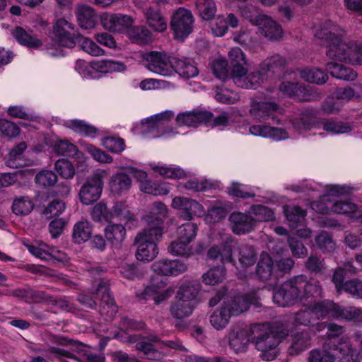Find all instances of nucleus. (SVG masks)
<instances>
[{
  "label": "nucleus",
  "mask_w": 362,
  "mask_h": 362,
  "mask_svg": "<svg viewBox=\"0 0 362 362\" xmlns=\"http://www.w3.org/2000/svg\"><path fill=\"white\" fill-rule=\"evenodd\" d=\"M197 304L186 301L183 299H178L174 303H172L170 308L171 315L178 320L189 317L197 307Z\"/></svg>",
  "instance_id": "nucleus-34"
},
{
  "label": "nucleus",
  "mask_w": 362,
  "mask_h": 362,
  "mask_svg": "<svg viewBox=\"0 0 362 362\" xmlns=\"http://www.w3.org/2000/svg\"><path fill=\"white\" fill-rule=\"evenodd\" d=\"M287 244L293 257L297 259L304 258L308 255V250L303 242L298 237L288 235Z\"/></svg>",
  "instance_id": "nucleus-47"
},
{
  "label": "nucleus",
  "mask_w": 362,
  "mask_h": 362,
  "mask_svg": "<svg viewBox=\"0 0 362 362\" xmlns=\"http://www.w3.org/2000/svg\"><path fill=\"white\" fill-rule=\"evenodd\" d=\"M172 65L173 71L178 73L180 76L185 78L188 79L195 77L199 74L194 61L189 58L172 57Z\"/></svg>",
  "instance_id": "nucleus-23"
},
{
  "label": "nucleus",
  "mask_w": 362,
  "mask_h": 362,
  "mask_svg": "<svg viewBox=\"0 0 362 362\" xmlns=\"http://www.w3.org/2000/svg\"><path fill=\"white\" fill-rule=\"evenodd\" d=\"M197 224L194 223L188 222L182 224L177 229V238L190 244L197 235Z\"/></svg>",
  "instance_id": "nucleus-53"
},
{
  "label": "nucleus",
  "mask_w": 362,
  "mask_h": 362,
  "mask_svg": "<svg viewBox=\"0 0 362 362\" xmlns=\"http://www.w3.org/2000/svg\"><path fill=\"white\" fill-rule=\"evenodd\" d=\"M142 59L146 62V67L151 71L162 76H170L173 73L172 57L163 52H147L142 54Z\"/></svg>",
  "instance_id": "nucleus-10"
},
{
  "label": "nucleus",
  "mask_w": 362,
  "mask_h": 362,
  "mask_svg": "<svg viewBox=\"0 0 362 362\" xmlns=\"http://www.w3.org/2000/svg\"><path fill=\"white\" fill-rule=\"evenodd\" d=\"M228 59L233 78H240L247 74V69L244 66L246 64V59L240 48H232L228 52Z\"/></svg>",
  "instance_id": "nucleus-21"
},
{
  "label": "nucleus",
  "mask_w": 362,
  "mask_h": 362,
  "mask_svg": "<svg viewBox=\"0 0 362 362\" xmlns=\"http://www.w3.org/2000/svg\"><path fill=\"white\" fill-rule=\"evenodd\" d=\"M127 33L133 43L146 45L152 40L151 32L144 26H132V25Z\"/></svg>",
  "instance_id": "nucleus-38"
},
{
  "label": "nucleus",
  "mask_w": 362,
  "mask_h": 362,
  "mask_svg": "<svg viewBox=\"0 0 362 362\" xmlns=\"http://www.w3.org/2000/svg\"><path fill=\"white\" fill-rule=\"evenodd\" d=\"M226 276L224 266H216L202 275V281L206 285H216L221 283Z\"/></svg>",
  "instance_id": "nucleus-45"
},
{
  "label": "nucleus",
  "mask_w": 362,
  "mask_h": 362,
  "mask_svg": "<svg viewBox=\"0 0 362 362\" xmlns=\"http://www.w3.org/2000/svg\"><path fill=\"white\" fill-rule=\"evenodd\" d=\"M136 350L142 352L144 358L148 360H158L160 353L155 348L154 345L146 341H139L135 346Z\"/></svg>",
  "instance_id": "nucleus-58"
},
{
  "label": "nucleus",
  "mask_w": 362,
  "mask_h": 362,
  "mask_svg": "<svg viewBox=\"0 0 362 362\" xmlns=\"http://www.w3.org/2000/svg\"><path fill=\"white\" fill-rule=\"evenodd\" d=\"M228 221L231 230L235 235L250 233L255 228L254 217L240 211L232 212L228 217Z\"/></svg>",
  "instance_id": "nucleus-16"
},
{
  "label": "nucleus",
  "mask_w": 362,
  "mask_h": 362,
  "mask_svg": "<svg viewBox=\"0 0 362 362\" xmlns=\"http://www.w3.org/2000/svg\"><path fill=\"white\" fill-rule=\"evenodd\" d=\"M110 212L112 219L114 217H117L120 221H125L126 222L134 220V214L129 210L128 206L122 202L115 203Z\"/></svg>",
  "instance_id": "nucleus-54"
},
{
  "label": "nucleus",
  "mask_w": 362,
  "mask_h": 362,
  "mask_svg": "<svg viewBox=\"0 0 362 362\" xmlns=\"http://www.w3.org/2000/svg\"><path fill=\"white\" fill-rule=\"evenodd\" d=\"M168 214L166 205L161 202H156L153 204L148 215L144 217L148 223L147 228L158 227L163 230V223Z\"/></svg>",
  "instance_id": "nucleus-24"
},
{
  "label": "nucleus",
  "mask_w": 362,
  "mask_h": 362,
  "mask_svg": "<svg viewBox=\"0 0 362 362\" xmlns=\"http://www.w3.org/2000/svg\"><path fill=\"white\" fill-rule=\"evenodd\" d=\"M95 294L100 296V313L107 318H112L117 312V306L115 300L110 295V286L107 281H101L99 283Z\"/></svg>",
  "instance_id": "nucleus-14"
},
{
  "label": "nucleus",
  "mask_w": 362,
  "mask_h": 362,
  "mask_svg": "<svg viewBox=\"0 0 362 362\" xmlns=\"http://www.w3.org/2000/svg\"><path fill=\"white\" fill-rule=\"evenodd\" d=\"M26 247L28 251L37 257L41 259L49 260L54 258L58 261H63L64 258L62 257V253L57 251L55 254L45 251L42 247H37L33 245L27 244ZM64 255V254H62Z\"/></svg>",
  "instance_id": "nucleus-55"
},
{
  "label": "nucleus",
  "mask_w": 362,
  "mask_h": 362,
  "mask_svg": "<svg viewBox=\"0 0 362 362\" xmlns=\"http://www.w3.org/2000/svg\"><path fill=\"white\" fill-rule=\"evenodd\" d=\"M81 35L78 33L75 29H73L72 31L70 32V34H64L60 37H57L59 44L60 46L73 48L78 44L79 41V37Z\"/></svg>",
  "instance_id": "nucleus-64"
},
{
  "label": "nucleus",
  "mask_w": 362,
  "mask_h": 362,
  "mask_svg": "<svg viewBox=\"0 0 362 362\" xmlns=\"http://www.w3.org/2000/svg\"><path fill=\"white\" fill-rule=\"evenodd\" d=\"M236 240L231 235H228L219 245H214L207 252L206 259L214 263H221L224 266L230 263L238 267L235 259Z\"/></svg>",
  "instance_id": "nucleus-6"
},
{
  "label": "nucleus",
  "mask_w": 362,
  "mask_h": 362,
  "mask_svg": "<svg viewBox=\"0 0 362 362\" xmlns=\"http://www.w3.org/2000/svg\"><path fill=\"white\" fill-rule=\"evenodd\" d=\"M163 235V230L158 227L145 228L134 238V245L137 246L136 259L139 261L150 262L158 254L156 242Z\"/></svg>",
  "instance_id": "nucleus-5"
},
{
  "label": "nucleus",
  "mask_w": 362,
  "mask_h": 362,
  "mask_svg": "<svg viewBox=\"0 0 362 362\" xmlns=\"http://www.w3.org/2000/svg\"><path fill=\"white\" fill-rule=\"evenodd\" d=\"M250 341L252 342L250 328L233 330L229 335V345L235 351L244 350Z\"/></svg>",
  "instance_id": "nucleus-29"
},
{
  "label": "nucleus",
  "mask_w": 362,
  "mask_h": 362,
  "mask_svg": "<svg viewBox=\"0 0 362 362\" xmlns=\"http://www.w3.org/2000/svg\"><path fill=\"white\" fill-rule=\"evenodd\" d=\"M78 45L81 49L93 56H100L104 53V51L95 42L83 35L79 37Z\"/></svg>",
  "instance_id": "nucleus-59"
},
{
  "label": "nucleus",
  "mask_w": 362,
  "mask_h": 362,
  "mask_svg": "<svg viewBox=\"0 0 362 362\" xmlns=\"http://www.w3.org/2000/svg\"><path fill=\"white\" fill-rule=\"evenodd\" d=\"M103 144L105 148L114 153H120L126 147L124 141L120 137L108 136L103 139Z\"/></svg>",
  "instance_id": "nucleus-57"
},
{
  "label": "nucleus",
  "mask_w": 362,
  "mask_h": 362,
  "mask_svg": "<svg viewBox=\"0 0 362 362\" xmlns=\"http://www.w3.org/2000/svg\"><path fill=\"white\" fill-rule=\"evenodd\" d=\"M334 319L349 322H361L362 310L354 306L344 307L338 304Z\"/></svg>",
  "instance_id": "nucleus-36"
},
{
  "label": "nucleus",
  "mask_w": 362,
  "mask_h": 362,
  "mask_svg": "<svg viewBox=\"0 0 362 362\" xmlns=\"http://www.w3.org/2000/svg\"><path fill=\"white\" fill-rule=\"evenodd\" d=\"M213 117L214 115L210 111L194 110L179 113L176 121L179 126L197 127L200 124L210 122Z\"/></svg>",
  "instance_id": "nucleus-18"
},
{
  "label": "nucleus",
  "mask_w": 362,
  "mask_h": 362,
  "mask_svg": "<svg viewBox=\"0 0 362 362\" xmlns=\"http://www.w3.org/2000/svg\"><path fill=\"white\" fill-rule=\"evenodd\" d=\"M92 226L88 221L77 222L73 230L72 238L75 243L81 244L90 239L92 234Z\"/></svg>",
  "instance_id": "nucleus-39"
},
{
  "label": "nucleus",
  "mask_w": 362,
  "mask_h": 362,
  "mask_svg": "<svg viewBox=\"0 0 362 362\" xmlns=\"http://www.w3.org/2000/svg\"><path fill=\"white\" fill-rule=\"evenodd\" d=\"M274 272V262L272 257L266 252L260 255L255 270L257 278L262 281L271 279Z\"/></svg>",
  "instance_id": "nucleus-27"
},
{
  "label": "nucleus",
  "mask_w": 362,
  "mask_h": 362,
  "mask_svg": "<svg viewBox=\"0 0 362 362\" xmlns=\"http://www.w3.org/2000/svg\"><path fill=\"white\" fill-rule=\"evenodd\" d=\"M151 269L161 276H178L187 270L188 265L180 259H161L153 262Z\"/></svg>",
  "instance_id": "nucleus-17"
},
{
  "label": "nucleus",
  "mask_w": 362,
  "mask_h": 362,
  "mask_svg": "<svg viewBox=\"0 0 362 362\" xmlns=\"http://www.w3.org/2000/svg\"><path fill=\"white\" fill-rule=\"evenodd\" d=\"M194 17L189 10L180 8L172 16L170 29L173 32L174 38L185 40L193 30Z\"/></svg>",
  "instance_id": "nucleus-7"
},
{
  "label": "nucleus",
  "mask_w": 362,
  "mask_h": 362,
  "mask_svg": "<svg viewBox=\"0 0 362 362\" xmlns=\"http://www.w3.org/2000/svg\"><path fill=\"white\" fill-rule=\"evenodd\" d=\"M172 207L177 209L180 217L187 221L193 219L194 216H200L204 212L203 206L198 202L187 197H175Z\"/></svg>",
  "instance_id": "nucleus-12"
},
{
  "label": "nucleus",
  "mask_w": 362,
  "mask_h": 362,
  "mask_svg": "<svg viewBox=\"0 0 362 362\" xmlns=\"http://www.w3.org/2000/svg\"><path fill=\"white\" fill-rule=\"evenodd\" d=\"M317 248L323 254L333 253L337 248V245L333 239L332 233L321 230L315 238Z\"/></svg>",
  "instance_id": "nucleus-33"
},
{
  "label": "nucleus",
  "mask_w": 362,
  "mask_h": 362,
  "mask_svg": "<svg viewBox=\"0 0 362 362\" xmlns=\"http://www.w3.org/2000/svg\"><path fill=\"white\" fill-rule=\"evenodd\" d=\"M34 208V203L28 196H21L13 199L11 210L17 216H27Z\"/></svg>",
  "instance_id": "nucleus-41"
},
{
  "label": "nucleus",
  "mask_w": 362,
  "mask_h": 362,
  "mask_svg": "<svg viewBox=\"0 0 362 362\" xmlns=\"http://www.w3.org/2000/svg\"><path fill=\"white\" fill-rule=\"evenodd\" d=\"M101 24L103 28L112 32H127L133 23L131 16L121 13H104L100 16Z\"/></svg>",
  "instance_id": "nucleus-13"
},
{
  "label": "nucleus",
  "mask_w": 362,
  "mask_h": 362,
  "mask_svg": "<svg viewBox=\"0 0 362 362\" xmlns=\"http://www.w3.org/2000/svg\"><path fill=\"white\" fill-rule=\"evenodd\" d=\"M54 168L57 172L65 179H71L75 175L74 165L67 159H59L55 162Z\"/></svg>",
  "instance_id": "nucleus-56"
},
{
  "label": "nucleus",
  "mask_w": 362,
  "mask_h": 362,
  "mask_svg": "<svg viewBox=\"0 0 362 362\" xmlns=\"http://www.w3.org/2000/svg\"><path fill=\"white\" fill-rule=\"evenodd\" d=\"M335 351L326 349L313 350L310 352L308 362H334Z\"/></svg>",
  "instance_id": "nucleus-51"
},
{
  "label": "nucleus",
  "mask_w": 362,
  "mask_h": 362,
  "mask_svg": "<svg viewBox=\"0 0 362 362\" xmlns=\"http://www.w3.org/2000/svg\"><path fill=\"white\" fill-rule=\"evenodd\" d=\"M284 110L273 102H252L250 110L252 117L259 122L271 120L272 124H279V119L276 116L277 112L283 113Z\"/></svg>",
  "instance_id": "nucleus-11"
},
{
  "label": "nucleus",
  "mask_w": 362,
  "mask_h": 362,
  "mask_svg": "<svg viewBox=\"0 0 362 362\" xmlns=\"http://www.w3.org/2000/svg\"><path fill=\"white\" fill-rule=\"evenodd\" d=\"M314 314L313 308L311 310H300L295 315V323L303 326L314 325L316 321Z\"/></svg>",
  "instance_id": "nucleus-62"
},
{
  "label": "nucleus",
  "mask_w": 362,
  "mask_h": 362,
  "mask_svg": "<svg viewBox=\"0 0 362 362\" xmlns=\"http://www.w3.org/2000/svg\"><path fill=\"white\" fill-rule=\"evenodd\" d=\"M35 181L43 188H49L57 184L58 176L52 170H42L35 175Z\"/></svg>",
  "instance_id": "nucleus-50"
},
{
  "label": "nucleus",
  "mask_w": 362,
  "mask_h": 362,
  "mask_svg": "<svg viewBox=\"0 0 362 362\" xmlns=\"http://www.w3.org/2000/svg\"><path fill=\"white\" fill-rule=\"evenodd\" d=\"M70 127L76 132L84 134L86 136H95L98 132L97 128L81 120L76 119L71 121Z\"/></svg>",
  "instance_id": "nucleus-63"
},
{
  "label": "nucleus",
  "mask_w": 362,
  "mask_h": 362,
  "mask_svg": "<svg viewBox=\"0 0 362 362\" xmlns=\"http://www.w3.org/2000/svg\"><path fill=\"white\" fill-rule=\"evenodd\" d=\"M168 252L174 256H180L186 258L194 255L192 246L179 238L171 242L168 246Z\"/></svg>",
  "instance_id": "nucleus-44"
},
{
  "label": "nucleus",
  "mask_w": 362,
  "mask_h": 362,
  "mask_svg": "<svg viewBox=\"0 0 362 362\" xmlns=\"http://www.w3.org/2000/svg\"><path fill=\"white\" fill-rule=\"evenodd\" d=\"M259 298L255 292H251L246 294L237 295L227 297L222 304V306L233 316H238L247 311L251 305L256 307L261 306L259 302Z\"/></svg>",
  "instance_id": "nucleus-8"
},
{
  "label": "nucleus",
  "mask_w": 362,
  "mask_h": 362,
  "mask_svg": "<svg viewBox=\"0 0 362 362\" xmlns=\"http://www.w3.org/2000/svg\"><path fill=\"white\" fill-rule=\"evenodd\" d=\"M126 228L121 223H110L105 228V236L115 247H120L126 237Z\"/></svg>",
  "instance_id": "nucleus-28"
},
{
  "label": "nucleus",
  "mask_w": 362,
  "mask_h": 362,
  "mask_svg": "<svg viewBox=\"0 0 362 362\" xmlns=\"http://www.w3.org/2000/svg\"><path fill=\"white\" fill-rule=\"evenodd\" d=\"M145 16L148 25L155 31L163 32L167 28V23L157 9L149 7L145 12Z\"/></svg>",
  "instance_id": "nucleus-40"
},
{
  "label": "nucleus",
  "mask_w": 362,
  "mask_h": 362,
  "mask_svg": "<svg viewBox=\"0 0 362 362\" xmlns=\"http://www.w3.org/2000/svg\"><path fill=\"white\" fill-rule=\"evenodd\" d=\"M356 273L357 269L351 261L344 262L333 270L331 281L338 294L345 292L362 298V281L357 278L349 279Z\"/></svg>",
  "instance_id": "nucleus-3"
},
{
  "label": "nucleus",
  "mask_w": 362,
  "mask_h": 362,
  "mask_svg": "<svg viewBox=\"0 0 362 362\" xmlns=\"http://www.w3.org/2000/svg\"><path fill=\"white\" fill-rule=\"evenodd\" d=\"M230 315L221 305V307L215 310L210 316L211 325L217 330L224 329L229 323Z\"/></svg>",
  "instance_id": "nucleus-48"
},
{
  "label": "nucleus",
  "mask_w": 362,
  "mask_h": 362,
  "mask_svg": "<svg viewBox=\"0 0 362 362\" xmlns=\"http://www.w3.org/2000/svg\"><path fill=\"white\" fill-rule=\"evenodd\" d=\"M251 21L253 25L259 26L262 34L269 40H277L281 37L282 28L281 25L269 16L263 14Z\"/></svg>",
  "instance_id": "nucleus-19"
},
{
  "label": "nucleus",
  "mask_w": 362,
  "mask_h": 362,
  "mask_svg": "<svg viewBox=\"0 0 362 362\" xmlns=\"http://www.w3.org/2000/svg\"><path fill=\"white\" fill-rule=\"evenodd\" d=\"M323 129L327 132L340 134L347 133L351 130V126L348 123L342 122H335L332 120H325L322 122Z\"/></svg>",
  "instance_id": "nucleus-60"
},
{
  "label": "nucleus",
  "mask_w": 362,
  "mask_h": 362,
  "mask_svg": "<svg viewBox=\"0 0 362 362\" xmlns=\"http://www.w3.org/2000/svg\"><path fill=\"white\" fill-rule=\"evenodd\" d=\"M304 267L312 277H326L327 276L328 269L325 259L317 254H311L307 258L304 262Z\"/></svg>",
  "instance_id": "nucleus-25"
},
{
  "label": "nucleus",
  "mask_w": 362,
  "mask_h": 362,
  "mask_svg": "<svg viewBox=\"0 0 362 362\" xmlns=\"http://www.w3.org/2000/svg\"><path fill=\"white\" fill-rule=\"evenodd\" d=\"M284 213L291 228H295L305 221L306 211L296 205H286L284 207Z\"/></svg>",
  "instance_id": "nucleus-31"
},
{
  "label": "nucleus",
  "mask_w": 362,
  "mask_h": 362,
  "mask_svg": "<svg viewBox=\"0 0 362 362\" xmlns=\"http://www.w3.org/2000/svg\"><path fill=\"white\" fill-rule=\"evenodd\" d=\"M290 122L296 130L302 132L317 127L319 124V118L315 110L305 109L298 117H291Z\"/></svg>",
  "instance_id": "nucleus-20"
},
{
  "label": "nucleus",
  "mask_w": 362,
  "mask_h": 362,
  "mask_svg": "<svg viewBox=\"0 0 362 362\" xmlns=\"http://www.w3.org/2000/svg\"><path fill=\"white\" fill-rule=\"evenodd\" d=\"M201 289L202 286L198 281H186L179 287L177 298L192 302V303L198 304L199 302L198 296Z\"/></svg>",
  "instance_id": "nucleus-26"
},
{
  "label": "nucleus",
  "mask_w": 362,
  "mask_h": 362,
  "mask_svg": "<svg viewBox=\"0 0 362 362\" xmlns=\"http://www.w3.org/2000/svg\"><path fill=\"white\" fill-rule=\"evenodd\" d=\"M103 189V176L100 173H95L88 176L81 185L78 197L81 202L90 205L98 200Z\"/></svg>",
  "instance_id": "nucleus-9"
},
{
  "label": "nucleus",
  "mask_w": 362,
  "mask_h": 362,
  "mask_svg": "<svg viewBox=\"0 0 362 362\" xmlns=\"http://www.w3.org/2000/svg\"><path fill=\"white\" fill-rule=\"evenodd\" d=\"M132 186V179L124 173H117L113 175L110 180V189L112 193L121 194L128 191Z\"/></svg>",
  "instance_id": "nucleus-35"
},
{
  "label": "nucleus",
  "mask_w": 362,
  "mask_h": 362,
  "mask_svg": "<svg viewBox=\"0 0 362 362\" xmlns=\"http://www.w3.org/2000/svg\"><path fill=\"white\" fill-rule=\"evenodd\" d=\"M310 340V338L307 332H298L291 336V344L288 348V353L291 356L300 354L308 349Z\"/></svg>",
  "instance_id": "nucleus-32"
},
{
  "label": "nucleus",
  "mask_w": 362,
  "mask_h": 362,
  "mask_svg": "<svg viewBox=\"0 0 362 362\" xmlns=\"http://www.w3.org/2000/svg\"><path fill=\"white\" fill-rule=\"evenodd\" d=\"M337 303L329 300L315 302L313 305V311L318 314L321 317H331L334 318Z\"/></svg>",
  "instance_id": "nucleus-43"
},
{
  "label": "nucleus",
  "mask_w": 362,
  "mask_h": 362,
  "mask_svg": "<svg viewBox=\"0 0 362 362\" xmlns=\"http://www.w3.org/2000/svg\"><path fill=\"white\" fill-rule=\"evenodd\" d=\"M249 212L255 216V225L257 222H267L275 220L272 209L262 204H253L250 207Z\"/></svg>",
  "instance_id": "nucleus-42"
},
{
  "label": "nucleus",
  "mask_w": 362,
  "mask_h": 362,
  "mask_svg": "<svg viewBox=\"0 0 362 362\" xmlns=\"http://www.w3.org/2000/svg\"><path fill=\"white\" fill-rule=\"evenodd\" d=\"M319 282L312 283L305 275H298L285 281L274 293V301L282 307L298 303H309L321 292Z\"/></svg>",
  "instance_id": "nucleus-1"
},
{
  "label": "nucleus",
  "mask_w": 362,
  "mask_h": 362,
  "mask_svg": "<svg viewBox=\"0 0 362 362\" xmlns=\"http://www.w3.org/2000/svg\"><path fill=\"white\" fill-rule=\"evenodd\" d=\"M344 31L338 29L329 30L327 28L319 30L315 37L327 42L326 56L332 60L350 62L351 42L346 43L343 41Z\"/></svg>",
  "instance_id": "nucleus-4"
},
{
  "label": "nucleus",
  "mask_w": 362,
  "mask_h": 362,
  "mask_svg": "<svg viewBox=\"0 0 362 362\" xmlns=\"http://www.w3.org/2000/svg\"><path fill=\"white\" fill-rule=\"evenodd\" d=\"M11 33L19 44L28 48H37L42 45L39 39L32 36L21 26L16 27Z\"/></svg>",
  "instance_id": "nucleus-37"
},
{
  "label": "nucleus",
  "mask_w": 362,
  "mask_h": 362,
  "mask_svg": "<svg viewBox=\"0 0 362 362\" xmlns=\"http://www.w3.org/2000/svg\"><path fill=\"white\" fill-rule=\"evenodd\" d=\"M235 260L238 259L241 269H245L255 264L257 259V253L255 248L247 244L235 245Z\"/></svg>",
  "instance_id": "nucleus-22"
},
{
  "label": "nucleus",
  "mask_w": 362,
  "mask_h": 362,
  "mask_svg": "<svg viewBox=\"0 0 362 362\" xmlns=\"http://www.w3.org/2000/svg\"><path fill=\"white\" fill-rule=\"evenodd\" d=\"M91 218L95 222H108L112 221V214L103 202L95 204L90 212Z\"/></svg>",
  "instance_id": "nucleus-49"
},
{
  "label": "nucleus",
  "mask_w": 362,
  "mask_h": 362,
  "mask_svg": "<svg viewBox=\"0 0 362 362\" xmlns=\"http://www.w3.org/2000/svg\"><path fill=\"white\" fill-rule=\"evenodd\" d=\"M300 76L306 81L316 84H324L328 80V75L320 69H303Z\"/></svg>",
  "instance_id": "nucleus-46"
},
{
  "label": "nucleus",
  "mask_w": 362,
  "mask_h": 362,
  "mask_svg": "<svg viewBox=\"0 0 362 362\" xmlns=\"http://www.w3.org/2000/svg\"><path fill=\"white\" fill-rule=\"evenodd\" d=\"M252 343L261 351L263 360L272 361L276 357V349L288 335V326L279 321L250 326Z\"/></svg>",
  "instance_id": "nucleus-2"
},
{
  "label": "nucleus",
  "mask_w": 362,
  "mask_h": 362,
  "mask_svg": "<svg viewBox=\"0 0 362 362\" xmlns=\"http://www.w3.org/2000/svg\"><path fill=\"white\" fill-rule=\"evenodd\" d=\"M78 25L84 29H90L95 26L96 14L90 6L81 5L76 11Z\"/></svg>",
  "instance_id": "nucleus-30"
},
{
  "label": "nucleus",
  "mask_w": 362,
  "mask_h": 362,
  "mask_svg": "<svg viewBox=\"0 0 362 362\" xmlns=\"http://www.w3.org/2000/svg\"><path fill=\"white\" fill-rule=\"evenodd\" d=\"M197 8L199 16L203 20L209 21L214 18L216 6L213 0H200Z\"/></svg>",
  "instance_id": "nucleus-52"
},
{
  "label": "nucleus",
  "mask_w": 362,
  "mask_h": 362,
  "mask_svg": "<svg viewBox=\"0 0 362 362\" xmlns=\"http://www.w3.org/2000/svg\"><path fill=\"white\" fill-rule=\"evenodd\" d=\"M279 89L289 98H293L300 102H308L314 98L310 87L304 83L284 81L280 84Z\"/></svg>",
  "instance_id": "nucleus-15"
},
{
  "label": "nucleus",
  "mask_w": 362,
  "mask_h": 362,
  "mask_svg": "<svg viewBox=\"0 0 362 362\" xmlns=\"http://www.w3.org/2000/svg\"><path fill=\"white\" fill-rule=\"evenodd\" d=\"M139 299L153 300L155 304L158 305L168 297L165 293H158L154 285L147 286L142 293L137 294Z\"/></svg>",
  "instance_id": "nucleus-61"
}]
</instances>
